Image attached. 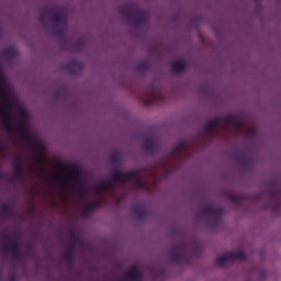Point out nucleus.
Segmentation results:
<instances>
[{
  "instance_id": "nucleus-15",
  "label": "nucleus",
  "mask_w": 281,
  "mask_h": 281,
  "mask_svg": "<svg viewBox=\"0 0 281 281\" xmlns=\"http://www.w3.org/2000/svg\"><path fill=\"white\" fill-rule=\"evenodd\" d=\"M21 249V244H19L18 240L10 241L9 244H5L1 251H7L8 254H11L13 251H19Z\"/></svg>"
},
{
  "instance_id": "nucleus-37",
  "label": "nucleus",
  "mask_w": 281,
  "mask_h": 281,
  "mask_svg": "<svg viewBox=\"0 0 281 281\" xmlns=\"http://www.w3.org/2000/svg\"><path fill=\"white\" fill-rule=\"evenodd\" d=\"M3 238H4V239L8 238V234H4V235H3Z\"/></svg>"
},
{
  "instance_id": "nucleus-3",
  "label": "nucleus",
  "mask_w": 281,
  "mask_h": 281,
  "mask_svg": "<svg viewBox=\"0 0 281 281\" xmlns=\"http://www.w3.org/2000/svg\"><path fill=\"white\" fill-rule=\"evenodd\" d=\"M136 176L137 172L135 171L122 172L120 169H115L112 172V178L110 180L99 181L94 184V190H97V192H102L104 190L111 191L115 188V183H128V181H131V179H135Z\"/></svg>"
},
{
  "instance_id": "nucleus-31",
  "label": "nucleus",
  "mask_w": 281,
  "mask_h": 281,
  "mask_svg": "<svg viewBox=\"0 0 281 281\" xmlns=\"http://www.w3.org/2000/svg\"><path fill=\"white\" fill-rule=\"evenodd\" d=\"M20 115H22L24 120L27 119V112L25 110H20Z\"/></svg>"
},
{
  "instance_id": "nucleus-19",
  "label": "nucleus",
  "mask_w": 281,
  "mask_h": 281,
  "mask_svg": "<svg viewBox=\"0 0 281 281\" xmlns=\"http://www.w3.org/2000/svg\"><path fill=\"white\" fill-rule=\"evenodd\" d=\"M143 148L147 153H155V150H157V143L155 139L148 138L144 142Z\"/></svg>"
},
{
  "instance_id": "nucleus-21",
  "label": "nucleus",
  "mask_w": 281,
  "mask_h": 281,
  "mask_svg": "<svg viewBox=\"0 0 281 281\" xmlns=\"http://www.w3.org/2000/svg\"><path fill=\"white\" fill-rule=\"evenodd\" d=\"M3 56L4 58H7L8 60H12L14 58H16V50H14V48H7L3 52Z\"/></svg>"
},
{
  "instance_id": "nucleus-13",
  "label": "nucleus",
  "mask_w": 281,
  "mask_h": 281,
  "mask_svg": "<svg viewBox=\"0 0 281 281\" xmlns=\"http://www.w3.org/2000/svg\"><path fill=\"white\" fill-rule=\"evenodd\" d=\"M18 133H20V135H22L27 142H33L30 132H27V124L24 120L18 123Z\"/></svg>"
},
{
  "instance_id": "nucleus-26",
  "label": "nucleus",
  "mask_w": 281,
  "mask_h": 281,
  "mask_svg": "<svg viewBox=\"0 0 281 281\" xmlns=\"http://www.w3.org/2000/svg\"><path fill=\"white\" fill-rule=\"evenodd\" d=\"M146 69H148V63L146 61H142L137 65V70L138 71H146Z\"/></svg>"
},
{
  "instance_id": "nucleus-12",
  "label": "nucleus",
  "mask_w": 281,
  "mask_h": 281,
  "mask_svg": "<svg viewBox=\"0 0 281 281\" xmlns=\"http://www.w3.org/2000/svg\"><path fill=\"white\" fill-rule=\"evenodd\" d=\"M14 176L18 179H23L25 177V171L23 170V158L21 156L16 157L14 162Z\"/></svg>"
},
{
  "instance_id": "nucleus-33",
  "label": "nucleus",
  "mask_w": 281,
  "mask_h": 281,
  "mask_svg": "<svg viewBox=\"0 0 281 281\" xmlns=\"http://www.w3.org/2000/svg\"><path fill=\"white\" fill-rule=\"evenodd\" d=\"M30 251H32V247L31 246H26V256H30Z\"/></svg>"
},
{
  "instance_id": "nucleus-28",
  "label": "nucleus",
  "mask_w": 281,
  "mask_h": 281,
  "mask_svg": "<svg viewBox=\"0 0 281 281\" xmlns=\"http://www.w3.org/2000/svg\"><path fill=\"white\" fill-rule=\"evenodd\" d=\"M10 254H11L13 260H16L18 262L21 261V252H19V250H15Z\"/></svg>"
},
{
  "instance_id": "nucleus-24",
  "label": "nucleus",
  "mask_w": 281,
  "mask_h": 281,
  "mask_svg": "<svg viewBox=\"0 0 281 281\" xmlns=\"http://www.w3.org/2000/svg\"><path fill=\"white\" fill-rule=\"evenodd\" d=\"M134 186L137 190H148V183L144 182V180L137 179Z\"/></svg>"
},
{
  "instance_id": "nucleus-20",
  "label": "nucleus",
  "mask_w": 281,
  "mask_h": 281,
  "mask_svg": "<svg viewBox=\"0 0 281 281\" xmlns=\"http://www.w3.org/2000/svg\"><path fill=\"white\" fill-rule=\"evenodd\" d=\"M100 209V202H91L86 206L85 212L82 213L83 216H89V213L95 212V210Z\"/></svg>"
},
{
  "instance_id": "nucleus-1",
  "label": "nucleus",
  "mask_w": 281,
  "mask_h": 281,
  "mask_svg": "<svg viewBox=\"0 0 281 281\" xmlns=\"http://www.w3.org/2000/svg\"><path fill=\"white\" fill-rule=\"evenodd\" d=\"M48 16L49 21L55 25L50 34L53 36H61L63 32L67 30V14L56 7H44L40 13V23L47 25Z\"/></svg>"
},
{
  "instance_id": "nucleus-38",
  "label": "nucleus",
  "mask_w": 281,
  "mask_h": 281,
  "mask_svg": "<svg viewBox=\"0 0 281 281\" xmlns=\"http://www.w3.org/2000/svg\"><path fill=\"white\" fill-rule=\"evenodd\" d=\"M0 179H1V173H0Z\"/></svg>"
},
{
  "instance_id": "nucleus-9",
  "label": "nucleus",
  "mask_w": 281,
  "mask_h": 281,
  "mask_svg": "<svg viewBox=\"0 0 281 281\" xmlns=\"http://www.w3.org/2000/svg\"><path fill=\"white\" fill-rule=\"evenodd\" d=\"M245 262L247 260V255L244 251L239 252H227L221 257H217L215 262L218 267H225V265H229L232 262Z\"/></svg>"
},
{
  "instance_id": "nucleus-34",
  "label": "nucleus",
  "mask_w": 281,
  "mask_h": 281,
  "mask_svg": "<svg viewBox=\"0 0 281 281\" xmlns=\"http://www.w3.org/2000/svg\"><path fill=\"white\" fill-rule=\"evenodd\" d=\"M3 280V268H0V281Z\"/></svg>"
},
{
  "instance_id": "nucleus-16",
  "label": "nucleus",
  "mask_w": 281,
  "mask_h": 281,
  "mask_svg": "<svg viewBox=\"0 0 281 281\" xmlns=\"http://www.w3.org/2000/svg\"><path fill=\"white\" fill-rule=\"evenodd\" d=\"M187 64L183 60H176L171 65V69L175 74H183L186 71Z\"/></svg>"
},
{
  "instance_id": "nucleus-10",
  "label": "nucleus",
  "mask_w": 281,
  "mask_h": 281,
  "mask_svg": "<svg viewBox=\"0 0 281 281\" xmlns=\"http://www.w3.org/2000/svg\"><path fill=\"white\" fill-rule=\"evenodd\" d=\"M66 69L72 76H78L82 74L83 66L82 63L78 61L77 59H72L68 61V64L66 65Z\"/></svg>"
},
{
  "instance_id": "nucleus-4",
  "label": "nucleus",
  "mask_w": 281,
  "mask_h": 281,
  "mask_svg": "<svg viewBox=\"0 0 281 281\" xmlns=\"http://www.w3.org/2000/svg\"><path fill=\"white\" fill-rule=\"evenodd\" d=\"M119 12L133 25H146V21H148V13L137 5L123 4Z\"/></svg>"
},
{
  "instance_id": "nucleus-17",
  "label": "nucleus",
  "mask_w": 281,
  "mask_h": 281,
  "mask_svg": "<svg viewBox=\"0 0 281 281\" xmlns=\"http://www.w3.org/2000/svg\"><path fill=\"white\" fill-rule=\"evenodd\" d=\"M63 258L66 260L68 267L74 265V245H70L69 248L63 254Z\"/></svg>"
},
{
  "instance_id": "nucleus-2",
  "label": "nucleus",
  "mask_w": 281,
  "mask_h": 281,
  "mask_svg": "<svg viewBox=\"0 0 281 281\" xmlns=\"http://www.w3.org/2000/svg\"><path fill=\"white\" fill-rule=\"evenodd\" d=\"M223 124L225 126H234V128H243L245 126V122L240 117L228 114L224 117H215L206 123L203 127V133L210 137H214L216 135V128H223Z\"/></svg>"
},
{
  "instance_id": "nucleus-32",
  "label": "nucleus",
  "mask_w": 281,
  "mask_h": 281,
  "mask_svg": "<svg viewBox=\"0 0 281 281\" xmlns=\"http://www.w3.org/2000/svg\"><path fill=\"white\" fill-rule=\"evenodd\" d=\"M7 281H16V276L12 274L7 278Z\"/></svg>"
},
{
  "instance_id": "nucleus-23",
  "label": "nucleus",
  "mask_w": 281,
  "mask_h": 281,
  "mask_svg": "<svg viewBox=\"0 0 281 281\" xmlns=\"http://www.w3.org/2000/svg\"><path fill=\"white\" fill-rule=\"evenodd\" d=\"M155 100H157V91L151 90L150 91V95L149 99H147L145 101L146 106H150L153 104V102H155Z\"/></svg>"
},
{
  "instance_id": "nucleus-27",
  "label": "nucleus",
  "mask_w": 281,
  "mask_h": 281,
  "mask_svg": "<svg viewBox=\"0 0 281 281\" xmlns=\"http://www.w3.org/2000/svg\"><path fill=\"white\" fill-rule=\"evenodd\" d=\"M112 164H117V161H120V153L114 151L111 157H110Z\"/></svg>"
},
{
  "instance_id": "nucleus-35",
  "label": "nucleus",
  "mask_w": 281,
  "mask_h": 281,
  "mask_svg": "<svg viewBox=\"0 0 281 281\" xmlns=\"http://www.w3.org/2000/svg\"><path fill=\"white\" fill-rule=\"evenodd\" d=\"M55 95H56V97H59V95H60V89H58V90L55 91Z\"/></svg>"
},
{
  "instance_id": "nucleus-25",
  "label": "nucleus",
  "mask_w": 281,
  "mask_h": 281,
  "mask_svg": "<svg viewBox=\"0 0 281 281\" xmlns=\"http://www.w3.org/2000/svg\"><path fill=\"white\" fill-rule=\"evenodd\" d=\"M231 203H235V205H240L243 201V196L240 195H231L229 198Z\"/></svg>"
},
{
  "instance_id": "nucleus-18",
  "label": "nucleus",
  "mask_w": 281,
  "mask_h": 281,
  "mask_svg": "<svg viewBox=\"0 0 281 281\" xmlns=\"http://www.w3.org/2000/svg\"><path fill=\"white\" fill-rule=\"evenodd\" d=\"M187 148H188V143L186 142L179 143L178 145L175 146L172 150V155L175 157H181V155L186 153Z\"/></svg>"
},
{
  "instance_id": "nucleus-36",
  "label": "nucleus",
  "mask_w": 281,
  "mask_h": 281,
  "mask_svg": "<svg viewBox=\"0 0 281 281\" xmlns=\"http://www.w3.org/2000/svg\"><path fill=\"white\" fill-rule=\"evenodd\" d=\"M251 135H256V128H250Z\"/></svg>"
},
{
  "instance_id": "nucleus-5",
  "label": "nucleus",
  "mask_w": 281,
  "mask_h": 281,
  "mask_svg": "<svg viewBox=\"0 0 281 281\" xmlns=\"http://www.w3.org/2000/svg\"><path fill=\"white\" fill-rule=\"evenodd\" d=\"M169 258L172 265H186L190 262V255L186 249V244H177L169 250Z\"/></svg>"
},
{
  "instance_id": "nucleus-29",
  "label": "nucleus",
  "mask_w": 281,
  "mask_h": 281,
  "mask_svg": "<svg viewBox=\"0 0 281 281\" xmlns=\"http://www.w3.org/2000/svg\"><path fill=\"white\" fill-rule=\"evenodd\" d=\"M58 183H59L60 188H63L64 190H66L67 186H69L67 183V180H58Z\"/></svg>"
},
{
  "instance_id": "nucleus-6",
  "label": "nucleus",
  "mask_w": 281,
  "mask_h": 281,
  "mask_svg": "<svg viewBox=\"0 0 281 281\" xmlns=\"http://www.w3.org/2000/svg\"><path fill=\"white\" fill-rule=\"evenodd\" d=\"M269 201L262 205V210L278 212L281 207V187H271L268 190Z\"/></svg>"
},
{
  "instance_id": "nucleus-8",
  "label": "nucleus",
  "mask_w": 281,
  "mask_h": 281,
  "mask_svg": "<svg viewBox=\"0 0 281 281\" xmlns=\"http://www.w3.org/2000/svg\"><path fill=\"white\" fill-rule=\"evenodd\" d=\"M223 207H213L212 204H206L202 207V213L211 216V227H218L223 221Z\"/></svg>"
},
{
  "instance_id": "nucleus-14",
  "label": "nucleus",
  "mask_w": 281,
  "mask_h": 281,
  "mask_svg": "<svg viewBox=\"0 0 281 281\" xmlns=\"http://www.w3.org/2000/svg\"><path fill=\"white\" fill-rule=\"evenodd\" d=\"M1 216H5V218H12V216H14V206L10 203H3L1 205Z\"/></svg>"
},
{
  "instance_id": "nucleus-30",
  "label": "nucleus",
  "mask_w": 281,
  "mask_h": 281,
  "mask_svg": "<svg viewBox=\"0 0 281 281\" xmlns=\"http://www.w3.org/2000/svg\"><path fill=\"white\" fill-rule=\"evenodd\" d=\"M35 148L38 150H45V146L42 143H35Z\"/></svg>"
},
{
  "instance_id": "nucleus-7",
  "label": "nucleus",
  "mask_w": 281,
  "mask_h": 281,
  "mask_svg": "<svg viewBox=\"0 0 281 281\" xmlns=\"http://www.w3.org/2000/svg\"><path fill=\"white\" fill-rule=\"evenodd\" d=\"M65 169L67 170L66 179H69L72 183H78L77 192L85 196L87 194V188L82 186V180L80 178V169L76 165H66Z\"/></svg>"
},
{
  "instance_id": "nucleus-11",
  "label": "nucleus",
  "mask_w": 281,
  "mask_h": 281,
  "mask_svg": "<svg viewBox=\"0 0 281 281\" xmlns=\"http://www.w3.org/2000/svg\"><path fill=\"white\" fill-rule=\"evenodd\" d=\"M132 212L134 216L138 218V221H142V218H146V216H148V210L146 206H144V204H134L132 206Z\"/></svg>"
},
{
  "instance_id": "nucleus-22",
  "label": "nucleus",
  "mask_w": 281,
  "mask_h": 281,
  "mask_svg": "<svg viewBox=\"0 0 281 281\" xmlns=\"http://www.w3.org/2000/svg\"><path fill=\"white\" fill-rule=\"evenodd\" d=\"M85 47V41L82 38H78L74 43V52H80Z\"/></svg>"
}]
</instances>
